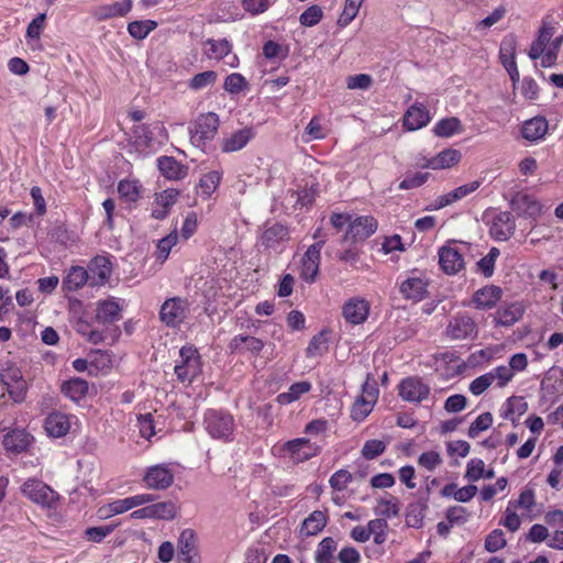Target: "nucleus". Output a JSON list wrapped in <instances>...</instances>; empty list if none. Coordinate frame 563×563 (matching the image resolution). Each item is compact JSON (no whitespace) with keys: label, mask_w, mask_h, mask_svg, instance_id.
<instances>
[{"label":"nucleus","mask_w":563,"mask_h":563,"mask_svg":"<svg viewBox=\"0 0 563 563\" xmlns=\"http://www.w3.org/2000/svg\"><path fill=\"white\" fill-rule=\"evenodd\" d=\"M477 334V323L467 312L452 316L444 330V335L450 341L474 340Z\"/></svg>","instance_id":"1"},{"label":"nucleus","mask_w":563,"mask_h":563,"mask_svg":"<svg viewBox=\"0 0 563 563\" xmlns=\"http://www.w3.org/2000/svg\"><path fill=\"white\" fill-rule=\"evenodd\" d=\"M205 427L208 433L224 441H231L234 430L233 417L223 411L210 409L205 413Z\"/></svg>","instance_id":"2"},{"label":"nucleus","mask_w":563,"mask_h":563,"mask_svg":"<svg viewBox=\"0 0 563 563\" xmlns=\"http://www.w3.org/2000/svg\"><path fill=\"white\" fill-rule=\"evenodd\" d=\"M189 313V302L181 297L166 299L159 309V320L168 328H179Z\"/></svg>","instance_id":"3"},{"label":"nucleus","mask_w":563,"mask_h":563,"mask_svg":"<svg viewBox=\"0 0 563 563\" xmlns=\"http://www.w3.org/2000/svg\"><path fill=\"white\" fill-rule=\"evenodd\" d=\"M219 117L213 112L200 114L189 129L190 142L200 147L211 141L219 129Z\"/></svg>","instance_id":"4"},{"label":"nucleus","mask_w":563,"mask_h":563,"mask_svg":"<svg viewBox=\"0 0 563 563\" xmlns=\"http://www.w3.org/2000/svg\"><path fill=\"white\" fill-rule=\"evenodd\" d=\"M180 361L175 365L177 378L185 383H191L201 372V362L198 351L191 346H183L179 351Z\"/></svg>","instance_id":"5"},{"label":"nucleus","mask_w":563,"mask_h":563,"mask_svg":"<svg viewBox=\"0 0 563 563\" xmlns=\"http://www.w3.org/2000/svg\"><path fill=\"white\" fill-rule=\"evenodd\" d=\"M320 451L321 446L307 438L289 440L280 446V452L294 463L306 462L317 456Z\"/></svg>","instance_id":"6"},{"label":"nucleus","mask_w":563,"mask_h":563,"mask_svg":"<svg viewBox=\"0 0 563 563\" xmlns=\"http://www.w3.org/2000/svg\"><path fill=\"white\" fill-rule=\"evenodd\" d=\"M378 397L376 383H369V378L362 386V395L357 397L351 409V418L354 421H363L373 410Z\"/></svg>","instance_id":"7"},{"label":"nucleus","mask_w":563,"mask_h":563,"mask_svg":"<svg viewBox=\"0 0 563 563\" xmlns=\"http://www.w3.org/2000/svg\"><path fill=\"white\" fill-rule=\"evenodd\" d=\"M429 282L422 273L411 272L399 286V291L406 300L421 301L428 295Z\"/></svg>","instance_id":"8"},{"label":"nucleus","mask_w":563,"mask_h":563,"mask_svg":"<svg viewBox=\"0 0 563 563\" xmlns=\"http://www.w3.org/2000/svg\"><path fill=\"white\" fill-rule=\"evenodd\" d=\"M22 493L32 501L44 507H52L58 497L49 486L38 479H27L22 486Z\"/></svg>","instance_id":"9"},{"label":"nucleus","mask_w":563,"mask_h":563,"mask_svg":"<svg viewBox=\"0 0 563 563\" xmlns=\"http://www.w3.org/2000/svg\"><path fill=\"white\" fill-rule=\"evenodd\" d=\"M429 386L424 384L420 377H407L399 384V396L402 400L421 402L429 396Z\"/></svg>","instance_id":"10"},{"label":"nucleus","mask_w":563,"mask_h":563,"mask_svg":"<svg viewBox=\"0 0 563 563\" xmlns=\"http://www.w3.org/2000/svg\"><path fill=\"white\" fill-rule=\"evenodd\" d=\"M325 240L318 241L306 251L301 262V278L307 283L314 282L320 266V252Z\"/></svg>","instance_id":"11"},{"label":"nucleus","mask_w":563,"mask_h":563,"mask_svg":"<svg viewBox=\"0 0 563 563\" xmlns=\"http://www.w3.org/2000/svg\"><path fill=\"white\" fill-rule=\"evenodd\" d=\"M377 229V221L373 217H356L352 220L344 235L345 240L353 242L364 241Z\"/></svg>","instance_id":"12"},{"label":"nucleus","mask_w":563,"mask_h":563,"mask_svg":"<svg viewBox=\"0 0 563 563\" xmlns=\"http://www.w3.org/2000/svg\"><path fill=\"white\" fill-rule=\"evenodd\" d=\"M510 203L512 210L522 217L536 219L542 213L541 203L533 196L526 192H517Z\"/></svg>","instance_id":"13"},{"label":"nucleus","mask_w":563,"mask_h":563,"mask_svg":"<svg viewBox=\"0 0 563 563\" xmlns=\"http://www.w3.org/2000/svg\"><path fill=\"white\" fill-rule=\"evenodd\" d=\"M143 481L151 489H166L173 484L174 474L166 466L155 465L146 471Z\"/></svg>","instance_id":"14"},{"label":"nucleus","mask_w":563,"mask_h":563,"mask_svg":"<svg viewBox=\"0 0 563 563\" xmlns=\"http://www.w3.org/2000/svg\"><path fill=\"white\" fill-rule=\"evenodd\" d=\"M439 264L441 269L448 275H455L464 268L463 256L453 246H442L439 250Z\"/></svg>","instance_id":"15"},{"label":"nucleus","mask_w":563,"mask_h":563,"mask_svg":"<svg viewBox=\"0 0 563 563\" xmlns=\"http://www.w3.org/2000/svg\"><path fill=\"white\" fill-rule=\"evenodd\" d=\"M70 416L60 411L51 412L44 421L47 434L53 438L65 437L70 430Z\"/></svg>","instance_id":"16"},{"label":"nucleus","mask_w":563,"mask_h":563,"mask_svg":"<svg viewBox=\"0 0 563 563\" xmlns=\"http://www.w3.org/2000/svg\"><path fill=\"white\" fill-rule=\"evenodd\" d=\"M179 191L172 188L156 194L152 209V217L157 220L165 219L168 216L170 208L177 201Z\"/></svg>","instance_id":"17"},{"label":"nucleus","mask_w":563,"mask_h":563,"mask_svg":"<svg viewBox=\"0 0 563 563\" xmlns=\"http://www.w3.org/2000/svg\"><path fill=\"white\" fill-rule=\"evenodd\" d=\"M430 121L429 111L421 103L412 104L405 113L402 123L408 131H416L426 126Z\"/></svg>","instance_id":"18"},{"label":"nucleus","mask_w":563,"mask_h":563,"mask_svg":"<svg viewBox=\"0 0 563 563\" xmlns=\"http://www.w3.org/2000/svg\"><path fill=\"white\" fill-rule=\"evenodd\" d=\"M255 136L253 128L245 126L238 130L222 140V151L225 153L236 152L246 146V144Z\"/></svg>","instance_id":"19"},{"label":"nucleus","mask_w":563,"mask_h":563,"mask_svg":"<svg viewBox=\"0 0 563 563\" xmlns=\"http://www.w3.org/2000/svg\"><path fill=\"white\" fill-rule=\"evenodd\" d=\"M367 301L358 298L350 299L342 308L344 319L353 324L363 323L368 316Z\"/></svg>","instance_id":"20"},{"label":"nucleus","mask_w":563,"mask_h":563,"mask_svg":"<svg viewBox=\"0 0 563 563\" xmlns=\"http://www.w3.org/2000/svg\"><path fill=\"white\" fill-rule=\"evenodd\" d=\"M503 290L495 285L485 286L473 295L476 309L486 310L493 308L501 298Z\"/></svg>","instance_id":"21"},{"label":"nucleus","mask_w":563,"mask_h":563,"mask_svg":"<svg viewBox=\"0 0 563 563\" xmlns=\"http://www.w3.org/2000/svg\"><path fill=\"white\" fill-rule=\"evenodd\" d=\"M515 231V220L510 212H499L493 220L490 233L497 240H508Z\"/></svg>","instance_id":"22"},{"label":"nucleus","mask_w":563,"mask_h":563,"mask_svg":"<svg viewBox=\"0 0 563 563\" xmlns=\"http://www.w3.org/2000/svg\"><path fill=\"white\" fill-rule=\"evenodd\" d=\"M132 0H122L110 4H102L93 10V16L99 21L124 16L132 9Z\"/></svg>","instance_id":"23"},{"label":"nucleus","mask_w":563,"mask_h":563,"mask_svg":"<svg viewBox=\"0 0 563 563\" xmlns=\"http://www.w3.org/2000/svg\"><path fill=\"white\" fill-rule=\"evenodd\" d=\"M122 307L115 298L99 301L96 309V319L101 323H113L121 319Z\"/></svg>","instance_id":"24"},{"label":"nucleus","mask_w":563,"mask_h":563,"mask_svg":"<svg viewBox=\"0 0 563 563\" xmlns=\"http://www.w3.org/2000/svg\"><path fill=\"white\" fill-rule=\"evenodd\" d=\"M161 173L168 179L180 180L188 175V167L172 156H162L157 159Z\"/></svg>","instance_id":"25"},{"label":"nucleus","mask_w":563,"mask_h":563,"mask_svg":"<svg viewBox=\"0 0 563 563\" xmlns=\"http://www.w3.org/2000/svg\"><path fill=\"white\" fill-rule=\"evenodd\" d=\"M461 152L454 148H445L437 156L427 159L422 167L431 169H445L456 165L461 161Z\"/></svg>","instance_id":"26"},{"label":"nucleus","mask_w":563,"mask_h":563,"mask_svg":"<svg viewBox=\"0 0 563 563\" xmlns=\"http://www.w3.org/2000/svg\"><path fill=\"white\" fill-rule=\"evenodd\" d=\"M229 347L232 352L241 353L247 351L251 354L258 356L264 349V342L255 336L239 334L231 340Z\"/></svg>","instance_id":"27"},{"label":"nucleus","mask_w":563,"mask_h":563,"mask_svg":"<svg viewBox=\"0 0 563 563\" xmlns=\"http://www.w3.org/2000/svg\"><path fill=\"white\" fill-rule=\"evenodd\" d=\"M31 435L23 429H14L8 432L2 440V444L8 452L21 453L30 444Z\"/></svg>","instance_id":"28"},{"label":"nucleus","mask_w":563,"mask_h":563,"mask_svg":"<svg viewBox=\"0 0 563 563\" xmlns=\"http://www.w3.org/2000/svg\"><path fill=\"white\" fill-rule=\"evenodd\" d=\"M89 277L92 285L106 282L111 274V263L104 256H96L88 265Z\"/></svg>","instance_id":"29"},{"label":"nucleus","mask_w":563,"mask_h":563,"mask_svg":"<svg viewBox=\"0 0 563 563\" xmlns=\"http://www.w3.org/2000/svg\"><path fill=\"white\" fill-rule=\"evenodd\" d=\"M547 131L548 121L542 117H534L522 124L521 134L528 141H538Z\"/></svg>","instance_id":"30"},{"label":"nucleus","mask_w":563,"mask_h":563,"mask_svg":"<svg viewBox=\"0 0 563 563\" xmlns=\"http://www.w3.org/2000/svg\"><path fill=\"white\" fill-rule=\"evenodd\" d=\"M327 525V516L321 510H314L302 522L300 534L302 537H312L318 534Z\"/></svg>","instance_id":"31"},{"label":"nucleus","mask_w":563,"mask_h":563,"mask_svg":"<svg viewBox=\"0 0 563 563\" xmlns=\"http://www.w3.org/2000/svg\"><path fill=\"white\" fill-rule=\"evenodd\" d=\"M479 185H481V183L475 180V181L462 185V186L451 190L450 192L440 196L437 200V202H438L437 208L446 207V206L468 196L470 194L474 192L479 187Z\"/></svg>","instance_id":"32"},{"label":"nucleus","mask_w":563,"mask_h":563,"mask_svg":"<svg viewBox=\"0 0 563 563\" xmlns=\"http://www.w3.org/2000/svg\"><path fill=\"white\" fill-rule=\"evenodd\" d=\"M288 236V229L282 223L266 224L261 242L265 247H274L279 242L287 240Z\"/></svg>","instance_id":"33"},{"label":"nucleus","mask_w":563,"mask_h":563,"mask_svg":"<svg viewBox=\"0 0 563 563\" xmlns=\"http://www.w3.org/2000/svg\"><path fill=\"white\" fill-rule=\"evenodd\" d=\"M118 192L124 202H136L141 199L143 187L137 179H122L118 184Z\"/></svg>","instance_id":"34"},{"label":"nucleus","mask_w":563,"mask_h":563,"mask_svg":"<svg viewBox=\"0 0 563 563\" xmlns=\"http://www.w3.org/2000/svg\"><path fill=\"white\" fill-rule=\"evenodd\" d=\"M89 278V273L86 268L71 266L63 280V287L68 291H76L80 289Z\"/></svg>","instance_id":"35"},{"label":"nucleus","mask_w":563,"mask_h":563,"mask_svg":"<svg viewBox=\"0 0 563 563\" xmlns=\"http://www.w3.org/2000/svg\"><path fill=\"white\" fill-rule=\"evenodd\" d=\"M525 309L520 302H512L504 306L496 312L497 323L509 327L517 322L523 314Z\"/></svg>","instance_id":"36"},{"label":"nucleus","mask_w":563,"mask_h":563,"mask_svg":"<svg viewBox=\"0 0 563 563\" xmlns=\"http://www.w3.org/2000/svg\"><path fill=\"white\" fill-rule=\"evenodd\" d=\"M195 549L196 538L194 531L190 529L184 530L178 539V550L181 560L186 563H191Z\"/></svg>","instance_id":"37"},{"label":"nucleus","mask_w":563,"mask_h":563,"mask_svg":"<svg viewBox=\"0 0 563 563\" xmlns=\"http://www.w3.org/2000/svg\"><path fill=\"white\" fill-rule=\"evenodd\" d=\"M89 389L88 382L82 378H73L65 382L62 386V390L66 397L74 401L82 399Z\"/></svg>","instance_id":"38"},{"label":"nucleus","mask_w":563,"mask_h":563,"mask_svg":"<svg viewBox=\"0 0 563 563\" xmlns=\"http://www.w3.org/2000/svg\"><path fill=\"white\" fill-rule=\"evenodd\" d=\"M325 330L320 331L310 340L308 347L306 349L307 357H317L327 353L329 349V338Z\"/></svg>","instance_id":"39"},{"label":"nucleus","mask_w":563,"mask_h":563,"mask_svg":"<svg viewBox=\"0 0 563 563\" xmlns=\"http://www.w3.org/2000/svg\"><path fill=\"white\" fill-rule=\"evenodd\" d=\"M516 47L517 40L514 34H508L503 38L499 48V58L504 67L516 64Z\"/></svg>","instance_id":"40"},{"label":"nucleus","mask_w":563,"mask_h":563,"mask_svg":"<svg viewBox=\"0 0 563 563\" xmlns=\"http://www.w3.org/2000/svg\"><path fill=\"white\" fill-rule=\"evenodd\" d=\"M461 130V121L455 117L442 119L433 128L434 134L441 137H450Z\"/></svg>","instance_id":"41"},{"label":"nucleus","mask_w":563,"mask_h":563,"mask_svg":"<svg viewBox=\"0 0 563 563\" xmlns=\"http://www.w3.org/2000/svg\"><path fill=\"white\" fill-rule=\"evenodd\" d=\"M177 241L178 235L175 230L157 242L155 257L159 264H163L167 260L172 247L176 245Z\"/></svg>","instance_id":"42"},{"label":"nucleus","mask_w":563,"mask_h":563,"mask_svg":"<svg viewBox=\"0 0 563 563\" xmlns=\"http://www.w3.org/2000/svg\"><path fill=\"white\" fill-rule=\"evenodd\" d=\"M205 44L210 47L207 52L209 58L222 59L232 51V45L225 38L219 41L208 38Z\"/></svg>","instance_id":"43"},{"label":"nucleus","mask_w":563,"mask_h":563,"mask_svg":"<svg viewBox=\"0 0 563 563\" xmlns=\"http://www.w3.org/2000/svg\"><path fill=\"white\" fill-rule=\"evenodd\" d=\"M528 409V404L521 397L512 396L506 402L504 418L515 421L516 418L522 416Z\"/></svg>","instance_id":"44"},{"label":"nucleus","mask_w":563,"mask_h":563,"mask_svg":"<svg viewBox=\"0 0 563 563\" xmlns=\"http://www.w3.org/2000/svg\"><path fill=\"white\" fill-rule=\"evenodd\" d=\"M221 176L218 172L212 170L203 175L199 183V195L208 199L211 194L217 189L219 186Z\"/></svg>","instance_id":"45"},{"label":"nucleus","mask_w":563,"mask_h":563,"mask_svg":"<svg viewBox=\"0 0 563 563\" xmlns=\"http://www.w3.org/2000/svg\"><path fill=\"white\" fill-rule=\"evenodd\" d=\"M156 26H157V23L152 20L133 21V22L129 23L128 32L132 37H134L136 40H143L153 30H155Z\"/></svg>","instance_id":"46"},{"label":"nucleus","mask_w":563,"mask_h":563,"mask_svg":"<svg viewBox=\"0 0 563 563\" xmlns=\"http://www.w3.org/2000/svg\"><path fill=\"white\" fill-rule=\"evenodd\" d=\"M310 388L311 385L308 382L295 383L287 393L279 394L277 400L283 405H288L297 400L301 395L308 393Z\"/></svg>","instance_id":"47"},{"label":"nucleus","mask_w":563,"mask_h":563,"mask_svg":"<svg viewBox=\"0 0 563 563\" xmlns=\"http://www.w3.org/2000/svg\"><path fill=\"white\" fill-rule=\"evenodd\" d=\"M336 549V542L328 537L324 538L317 548L316 560L317 563H333V552Z\"/></svg>","instance_id":"48"},{"label":"nucleus","mask_w":563,"mask_h":563,"mask_svg":"<svg viewBox=\"0 0 563 563\" xmlns=\"http://www.w3.org/2000/svg\"><path fill=\"white\" fill-rule=\"evenodd\" d=\"M364 0H345L344 9L338 20V24L342 27L347 26L357 15Z\"/></svg>","instance_id":"49"},{"label":"nucleus","mask_w":563,"mask_h":563,"mask_svg":"<svg viewBox=\"0 0 563 563\" xmlns=\"http://www.w3.org/2000/svg\"><path fill=\"white\" fill-rule=\"evenodd\" d=\"M7 393L14 404H22L27 398L29 384L25 379L5 385Z\"/></svg>","instance_id":"50"},{"label":"nucleus","mask_w":563,"mask_h":563,"mask_svg":"<svg viewBox=\"0 0 563 563\" xmlns=\"http://www.w3.org/2000/svg\"><path fill=\"white\" fill-rule=\"evenodd\" d=\"M249 88V82L245 77L239 73H233L227 76L223 89L229 93H239Z\"/></svg>","instance_id":"51"},{"label":"nucleus","mask_w":563,"mask_h":563,"mask_svg":"<svg viewBox=\"0 0 563 563\" xmlns=\"http://www.w3.org/2000/svg\"><path fill=\"white\" fill-rule=\"evenodd\" d=\"M493 424V416L490 412H484L479 415L468 428V437L475 439L482 431L490 428Z\"/></svg>","instance_id":"52"},{"label":"nucleus","mask_w":563,"mask_h":563,"mask_svg":"<svg viewBox=\"0 0 563 563\" xmlns=\"http://www.w3.org/2000/svg\"><path fill=\"white\" fill-rule=\"evenodd\" d=\"M217 77L218 75L213 70L199 73L191 78L189 87L194 90L203 89L209 85H212L217 80Z\"/></svg>","instance_id":"53"},{"label":"nucleus","mask_w":563,"mask_h":563,"mask_svg":"<svg viewBox=\"0 0 563 563\" xmlns=\"http://www.w3.org/2000/svg\"><path fill=\"white\" fill-rule=\"evenodd\" d=\"M373 85L372 76L357 74L346 77V88L350 90H367Z\"/></svg>","instance_id":"54"},{"label":"nucleus","mask_w":563,"mask_h":563,"mask_svg":"<svg viewBox=\"0 0 563 563\" xmlns=\"http://www.w3.org/2000/svg\"><path fill=\"white\" fill-rule=\"evenodd\" d=\"M353 475L346 470L336 471L329 479V484L333 490L342 492L352 482Z\"/></svg>","instance_id":"55"},{"label":"nucleus","mask_w":563,"mask_h":563,"mask_svg":"<svg viewBox=\"0 0 563 563\" xmlns=\"http://www.w3.org/2000/svg\"><path fill=\"white\" fill-rule=\"evenodd\" d=\"M131 509H132V507L126 497L123 499H117V500L109 503L106 507L101 508L100 511L106 517H111V516L124 514Z\"/></svg>","instance_id":"56"},{"label":"nucleus","mask_w":563,"mask_h":563,"mask_svg":"<svg viewBox=\"0 0 563 563\" xmlns=\"http://www.w3.org/2000/svg\"><path fill=\"white\" fill-rule=\"evenodd\" d=\"M322 16V9L319 5L313 4L301 13L299 21L305 26H313L320 22Z\"/></svg>","instance_id":"57"},{"label":"nucleus","mask_w":563,"mask_h":563,"mask_svg":"<svg viewBox=\"0 0 563 563\" xmlns=\"http://www.w3.org/2000/svg\"><path fill=\"white\" fill-rule=\"evenodd\" d=\"M114 530V526H101L90 527L85 530V538L95 543H100L106 537H108Z\"/></svg>","instance_id":"58"},{"label":"nucleus","mask_w":563,"mask_h":563,"mask_svg":"<svg viewBox=\"0 0 563 563\" xmlns=\"http://www.w3.org/2000/svg\"><path fill=\"white\" fill-rule=\"evenodd\" d=\"M157 514H158V520H173L178 512V506L172 501H159L154 503Z\"/></svg>","instance_id":"59"},{"label":"nucleus","mask_w":563,"mask_h":563,"mask_svg":"<svg viewBox=\"0 0 563 563\" xmlns=\"http://www.w3.org/2000/svg\"><path fill=\"white\" fill-rule=\"evenodd\" d=\"M506 545V539L504 538V532L500 529H496L492 531L486 540H485V549L494 553Z\"/></svg>","instance_id":"60"},{"label":"nucleus","mask_w":563,"mask_h":563,"mask_svg":"<svg viewBox=\"0 0 563 563\" xmlns=\"http://www.w3.org/2000/svg\"><path fill=\"white\" fill-rule=\"evenodd\" d=\"M418 464L428 471H433L442 464V457L435 451L423 452L418 457Z\"/></svg>","instance_id":"61"},{"label":"nucleus","mask_w":563,"mask_h":563,"mask_svg":"<svg viewBox=\"0 0 563 563\" xmlns=\"http://www.w3.org/2000/svg\"><path fill=\"white\" fill-rule=\"evenodd\" d=\"M386 449V444L380 440H368L362 448V455L367 460H373L380 455Z\"/></svg>","instance_id":"62"},{"label":"nucleus","mask_w":563,"mask_h":563,"mask_svg":"<svg viewBox=\"0 0 563 563\" xmlns=\"http://www.w3.org/2000/svg\"><path fill=\"white\" fill-rule=\"evenodd\" d=\"M485 463L481 459H472L466 466L465 478L470 482H476L484 475Z\"/></svg>","instance_id":"63"},{"label":"nucleus","mask_w":563,"mask_h":563,"mask_svg":"<svg viewBox=\"0 0 563 563\" xmlns=\"http://www.w3.org/2000/svg\"><path fill=\"white\" fill-rule=\"evenodd\" d=\"M494 383V376L490 373L478 376L470 384V391L475 395H482Z\"/></svg>","instance_id":"64"}]
</instances>
